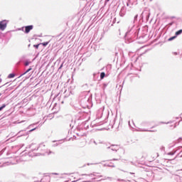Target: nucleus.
I'll return each instance as SVG.
<instances>
[{
  "label": "nucleus",
  "instance_id": "obj_17",
  "mask_svg": "<svg viewBox=\"0 0 182 182\" xmlns=\"http://www.w3.org/2000/svg\"><path fill=\"white\" fill-rule=\"evenodd\" d=\"M109 1H110V0H107V2H109Z\"/></svg>",
  "mask_w": 182,
  "mask_h": 182
},
{
  "label": "nucleus",
  "instance_id": "obj_10",
  "mask_svg": "<svg viewBox=\"0 0 182 182\" xmlns=\"http://www.w3.org/2000/svg\"><path fill=\"white\" fill-rule=\"evenodd\" d=\"M30 70H32V68H29L28 70H27L24 73V74L28 73V72H29Z\"/></svg>",
  "mask_w": 182,
  "mask_h": 182
},
{
  "label": "nucleus",
  "instance_id": "obj_1",
  "mask_svg": "<svg viewBox=\"0 0 182 182\" xmlns=\"http://www.w3.org/2000/svg\"><path fill=\"white\" fill-rule=\"evenodd\" d=\"M6 25H8V21H6V20L0 21V30L5 31V29L6 28Z\"/></svg>",
  "mask_w": 182,
  "mask_h": 182
},
{
  "label": "nucleus",
  "instance_id": "obj_2",
  "mask_svg": "<svg viewBox=\"0 0 182 182\" xmlns=\"http://www.w3.org/2000/svg\"><path fill=\"white\" fill-rule=\"evenodd\" d=\"M32 29H33V26L31 25V26H26L25 27V33H29L31 32V31H32Z\"/></svg>",
  "mask_w": 182,
  "mask_h": 182
},
{
  "label": "nucleus",
  "instance_id": "obj_16",
  "mask_svg": "<svg viewBox=\"0 0 182 182\" xmlns=\"http://www.w3.org/2000/svg\"><path fill=\"white\" fill-rule=\"evenodd\" d=\"M122 151H123V154H124V151L123 150V149H122Z\"/></svg>",
  "mask_w": 182,
  "mask_h": 182
},
{
  "label": "nucleus",
  "instance_id": "obj_14",
  "mask_svg": "<svg viewBox=\"0 0 182 182\" xmlns=\"http://www.w3.org/2000/svg\"><path fill=\"white\" fill-rule=\"evenodd\" d=\"M109 167H114V165H108Z\"/></svg>",
  "mask_w": 182,
  "mask_h": 182
},
{
  "label": "nucleus",
  "instance_id": "obj_19",
  "mask_svg": "<svg viewBox=\"0 0 182 182\" xmlns=\"http://www.w3.org/2000/svg\"><path fill=\"white\" fill-rule=\"evenodd\" d=\"M0 96H1V94H0Z\"/></svg>",
  "mask_w": 182,
  "mask_h": 182
},
{
  "label": "nucleus",
  "instance_id": "obj_7",
  "mask_svg": "<svg viewBox=\"0 0 182 182\" xmlns=\"http://www.w3.org/2000/svg\"><path fill=\"white\" fill-rule=\"evenodd\" d=\"M48 44H49V42H46V43H41V45H43V46H48Z\"/></svg>",
  "mask_w": 182,
  "mask_h": 182
},
{
  "label": "nucleus",
  "instance_id": "obj_8",
  "mask_svg": "<svg viewBox=\"0 0 182 182\" xmlns=\"http://www.w3.org/2000/svg\"><path fill=\"white\" fill-rule=\"evenodd\" d=\"M176 36H173V37H171L170 38H168V41H173V39H176Z\"/></svg>",
  "mask_w": 182,
  "mask_h": 182
},
{
  "label": "nucleus",
  "instance_id": "obj_6",
  "mask_svg": "<svg viewBox=\"0 0 182 182\" xmlns=\"http://www.w3.org/2000/svg\"><path fill=\"white\" fill-rule=\"evenodd\" d=\"M5 107H6V105L4 104L1 107H0V112L1 110L5 109Z\"/></svg>",
  "mask_w": 182,
  "mask_h": 182
},
{
  "label": "nucleus",
  "instance_id": "obj_4",
  "mask_svg": "<svg viewBox=\"0 0 182 182\" xmlns=\"http://www.w3.org/2000/svg\"><path fill=\"white\" fill-rule=\"evenodd\" d=\"M105 76H106V74L105 73H101V74H100V79H104Z\"/></svg>",
  "mask_w": 182,
  "mask_h": 182
},
{
  "label": "nucleus",
  "instance_id": "obj_18",
  "mask_svg": "<svg viewBox=\"0 0 182 182\" xmlns=\"http://www.w3.org/2000/svg\"><path fill=\"white\" fill-rule=\"evenodd\" d=\"M114 160L117 161V159H114Z\"/></svg>",
  "mask_w": 182,
  "mask_h": 182
},
{
  "label": "nucleus",
  "instance_id": "obj_11",
  "mask_svg": "<svg viewBox=\"0 0 182 182\" xmlns=\"http://www.w3.org/2000/svg\"><path fill=\"white\" fill-rule=\"evenodd\" d=\"M29 65V62H26V63H25V65L26 66H28Z\"/></svg>",
  "mask_w": 182,
  "mask_h": 182
},
{
  "label": "nucleus",
  "instance_id": "obj_15",
  "mask_svg": "<svg viewBox=\"0 0 182 182\" xmlns=\"http://www.w3.org/2000/svg\"><path fill=\"white\" fill-rule=\"evenodd\" d=\"M137 16H138V15L136 14V15L134 16V18H135V19H137Z\"/></svg>",
  "mask_w": 182,
  "mask_h": 182
},
{
  "label": "nucleus",
  "instance_id": "obj_3",
  "mask_svg": "<svg viewBox=\"0 0 182 182\" xmlns=\"http://www.w3.org/2000/svg\"><path fill=\"white\" fill-rule=\"evenodd\" d=\"M181 33H182V29L176 31L175 35H176V36H178V35H181Z\"/></svg>",
  "mask_w": 182,
  "mask_h": 182
},
{
  "label": "nucleus",
  "instance_id": "obj_5",
  "mask_svg": "<svg viewBox=\"0 0 182 182\" xmlns=\"http://www.w3.org/2000/svg\"><path fill=\"white\" fill-rule=\"evenodd\" d=\"M12 77H15V74H9L8 75V78L9 79H11Z\"/></svg>",
  "mask_w": 182,
  "mask_h": 182
},
{
  "label": "nucleus",
  "instance_id": "obj_9",
  "mask_svg": "<svg viewBox=\"0 0 182 182\" xmlns=\"http://www.w3.org/2000/svg\"><path fill=\"white\" fill-rule=\"evenodd\" d=\"M34 48H36V49H38V48H39V44H38V45H34Z\"/></svg>",
  "mask_w": 182,
  "mask_h": 182
},
{
  "label": "nucleus",
  "instance_id": "obj_13",
  "mask_svg": "<svg viewBox=\"0 0 182 182\" xmlns=\"http://www.w3.org/2000/svg\"><path fill=\"white\" fill-rule=\"evenodd\" d=\"M36 128H34L33 129H31L30 132H33V130H36Z\"/></svg>",
  "mask_w": 182,
  "mask_h": 182
},
{
  "label": "nucleus",
  "instance_id": "obj_12",
  "mask_svg": "<svg viewBox=\"0 0 182 182\" xmlns=\"http://www.w3.org/2000/svg\"><path fill=\"white\" fill-rule=\"evenodd\" d=\"M36 128H34L33 129H31L30 132H33V130H36Z\"/></svg>",
  "mask_w": 182,
  "mask_h": 182
}]
</instances>
